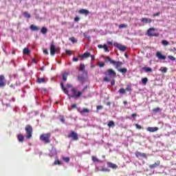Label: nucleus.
I'll list each match as a JSON object with an SVG mask.
<instances>
[{
    "label": "nucleus",
    "mask_w": 176,
    "mask_h": 176,
    "mask_svg": "<svg viewBox=\"0 0 176 176\" xmlns=\"http://www.w3.org/2000/svg\"><path fill=\"white\" fill-rule=\"evenodd\" d=\"M78 79L80 82H83L85 80V77H83L82 76H78Z\"/></svg>",
    "instance_id": "58836bf2"
},
{
    "label": "nucleus",
    "mask_w": 176,
    "mask_h": 176,
    "mask_svg": "<svg viewBox=\"0 0 176 176\" xmlns=\"http://www.w3.org/2000/svg\"><path fill=\"white\" fill-rule=\"evenodd\" d=\"M99 67H102L105 65V63L104 62H100L98 64Z\"/></svg>",
    "instance_id": "3c124183"
},
{
    "label": "nucleus",
    "mask_w": 176,
    "mask_h": 176,
    "mask_svg": "<svg viewBox=\"0 0 176 176\" xmlns=\"http://www.w3.org/2000/svg\"><path fill=\"white\" fill-rule=\"evenodd\" d=\"M104 74L110 76V78H115V76H116V72H115L112 69H109L104 72Z\"/></svg>",
    "instance_id": "423d86ee"
},
{
    "label": "nucleus",
    "mask_w": 176,
    "mask_h": 176,
    "mask_svg": "<svg viewBox=\"0 0 176 176\" xmlns=\"http://www.w3.org/2000/svg\"><path fill=\"white\" fill-rule=\"evenodd\" d=\"M45 82H46V80L43 78H37V83H39V84L45 83Z\"/></svg>",
    "instance_id": "b1692460"
},
{
    "label": "nucleus",
    "mask_w": 176,
    "mask_h": 176,
    "mask_svg": "<svg viewBox=\"0 0 176 176\" xmlns=\"http://www.w3.org/2000/svg\"><path fill=\"white\" fill-rule=\"evenodd\" d=\"M80 115H85V113H89L90 112V110L89 109L84 108L82 110L79 111Z\"/></svg>",
    "instance_id": "412c9836"
},
{
    "label": "nucleus",
    "mask_w": 176,
    "mask_h": 176,
    "mask_svg": "<svg viewBox=\"0 0 176 176\" xmlns=\"http://www.w3.org/2000/svg\"><path fill=\"white\" fill-rule=\"evenodd\" d=\"M107 126L109 127H115V122L113 121H109Z\"/></svg>",
    "instance_id": "cd10ccee"
},
{
    "label": "nucleus",
    "mask_w": 176,
    "mask_h": 176,
    "mask_svg": "<svg viewBox=\"0 0 176 176\" xmlns=\"http://www.w3.org/2000/svg\"><path fill=\"white\" fill-rule=\"evenodd\" d=\"M72 108L74 109V108H76V104H72Z\"/></svg>",
    "instance_id": "e2e57ef3"
},
{
    "label": "nucleus",
    "mask_w": 176,
    "mask_h": 176,
    "mask_svg": "<svg viewBox=\"0 0 176 176\" xmlns=\"http://www.w3.org/2000/svg\"><path fill=\"white\" fill-rule=\"evenodd\" d=\"M161 71H162V72H163L164 74H166V72H167V67H162V68H161Z\"/></svg>",
    "instance_id": "c03bdc74"
},
{
    "label": "nucleus",
    "mask_w": 176,
    "mask_h": 176,
    "mask_svg": "<svg viewBox=\"0 0 176 176\" xmlns=\"http://www.w3.org/2000/svg\"><path fill=\"white\" fill-rule=\"evenodd\" d=\"M30 30H32V31H38L39 28H38V26L32 25H30Z\"/></svg>",
    "instance_id": "5701e85b"
},
{
    "label": "nucleus",
    "mask_w": 176,
    "mask_h": 176,
    "mask_svg": "<svg viewBox=\"0 0 176 176\" xmlns=\"http://www.w3.org/2000/svg\"><path fill=\"white\" fill-rule=\"evenodd\" d=\"M141 21H142V23H145L146 24H147V23L151 24V23H152V19H151L149 18H142Z\"/></svg>",
    "instance_id": "dca6fc26"
},
{
    "label": "nucleus",
    "mask_w": 176,
    "mask_h": 176,
    "mask_svg": "<svg viewBox=\"0 0 176 176\" xmlns=\"http://www.w3.org/2000/svg\"><path fill=\"white\" fill-rule=\"evenodd\" d=\"M92 160L93 162H98V159L95 156H92Z\"/></svg>",
    "instance_id": "603ef678"
},
{
    "label": "nucleus",
    "mask_w": 176,
    "mask_h": 176,
    "mask_svg": "<svg viewBox=\"0 0 176 176\" xmlns=\"http://www.w3.org/2000/svg\"><path fill=\"white\" fill-rule=\"evenodd\" d=\"M23 16L24 17H25L26 19H31V14H30V13H28V12H25L23 13Z\"/></svg>",
    "instance_id": "c85d7f7f"
},
{
    "label": "nucleus",
    "mask_w": 176,
    "mask_h": 176,
    "mask_svg": "<svg viewBox=\"0 0 176 176\" xmlns=\"http://www.w3.org/2000/svg\"><path fill=\"white\" fill-rule=\"evenodd\" d=\"M162 44L164 45V46H168V45H170V43L166 40H162Z\"/></svg>",
    "instance_id": "2f4dec72"
},
{
    "label": "nucleus",
    "mask_w": 176,
    "mask_h": 176,
    "mask_svg": "<svg viewBox=\"0 0 176 176\" xmlns=\"http://www.w3.org/2000/svg\"><path fill=\"white\" fill-rule=\"evenodd\" d=\"M66 86H67V87H69V89L72 87V85H71V84H67Z\"/></svg>",
    "instance_id": "774afa93"
},
{
    "label": "nucleus",
    "mask_w": 176,
    "mask_h": 176,
    "mask_svg": "<svg viewBox=\"0 0 176 176\" xmlns=\"http://www.w3.org/2000/svg\"><path fill=\"white\" fill-rule=\"evenodd\" d=\"M113 46H116V47H118V49H119V50H120V52H126V50L127 49V47L120 45L118 43H114Z\"/></svg>",
    "instance_id": "0eeeda50"
},
{
    "label": "nucleus",
    "mask_w": 176,
    "mask_h": 176,
    "mask_svg": "<svg viewBox=\"0 0 176 176\" xmlns=\"http://www.w3.org/2000/svg\"><path fill=\"white\" fill-rule=\"evenodd\" d=\"M31 53V51L28 48H24L23 51V54H30Z\"/></svg>",
    "instance_id": "bb28decb"
},
{
    "label": "nucleus",
    "mask_w": 176,
    "mask_h": 176,
    "mask_svg": "<svg viewBox=\"0 0 176 176\" xmlns=\"http://www.w3.org/2000/svg\"><path fill=\"white\" fill-rule=\"evenodd\" d=\"M85 90H87V85H86V86L83 88V89L82 90V91L83 93H85Z\"/></svg>",
    "instance_id": "052dcab7"
},
{
    "label": "nucleus",
    "mask_w": 176,
    "mask_h": 176,
    "mask_svg": "<svg viewBox=\"0 0 176 176\" xmlns=\"http://www.w3.org/2000/svg\"><path fill=\"white\" fill-rule=\"evenodd\" d=\"M143 71H145V72H152V68H151V67H143Z\"/></svg>",
    "instance_id": "7c9ffc66"
},
{
    "label": "nucleus",
    "mask_w": 176,
    "mask_h": 176,
    "mask_svg": "<svg viewBox=\"0 0 176 176\" xmlns=\"http://www.w3.org/2000/svg\"><path fill=\"white\" fill-rule=\"evenodd\" d=\"M72 60L74 61V62H77V61H79V59L76 57H74Z\"/></svg>",
    "instance_id": "4d7b16f0"
},
{
    "label": "nucleus",
    "mask_w": 176,
    "mask_h": 176,
    "mask_svg": "<svg viewBox=\"0 0 176 176\" xmlns=\"http://www.w3.org/2000/svg\"><path fill=\"white\" fill-rule=\"evenodd\" d=\"M60 120L61 123H65V118H64V116H60Z\"/></svg>",
    "instance_id": "a19ab883"
},
{
    "label": "nucleus",
    "mask_w": 176,
    "mask_h": 176,
    "mask_svg": "<svg viewBox=\"0 0 176 176\" xmlns=\"http://www.w3.org/2000/svg\"><path fill=\"white\" fill-rule=\"evenodd\" d=\"M68 138H72L73 141H78L79 140V137L78 136V133L74 131H71V133L67 135Z\"/></svg>",
    "instance_id": "39448f33"
},
{
    "label": "nucleus",
    "mask_w": 176,
    "mask_h": 176,
    "mask_svg": "<svg viewBox=\"0 0 176 176\" xmlns=\"http://www.w3.org/2000/svg\"><path fill=\"white\" fill-rule=\"evenodd\" d=\"M147 131H149L150 133H155L159 130V127H148L146 129Z\"/></svg>",
    "instance_id": "2eb2a0df"
},
{
    "label": "nucleus",
    "mask_w": 176,
    "mask_h": 176,
    "mask_svg": "<svg viewBox=\"0 0 176 176\" xmlns=\"http://www.w3.org/2000/svg\"><path fill=\"white\" fill-rule=\"evenodd\" d=\"M85 64L81 63L80 65L79 70L83 72V71H85Z\"/></svg>",
    "instance_id": "f704fd0d"
},
{
    "label": "nucleus",
    "mask_w": 176,
    "mask_h": 176,
    "mask_svg": "<svg viewBox=\"0 0 176 176\" xmlns=\"http://www.w3.org/2000/svg\"><path fill=\"white\" fill-rule=\"evenodd\" d=\"M135 155L138 159H146V154L144 153H141L140 151H136Z\"/></svg>",
    "instance_id": "6e6552de"
},
{
    "label": "nucleus",
    "mask_w": 176,
    "mask_h": 176,
    "mask_svg": "<svg viewBox=\"0 0 176 176\" xmlns=\"http://www.w3.org/2000/svg\"><path fill=\"white\" fill-rule=\"evenodd\" d=\"M102 105H99V106H97V107H96V109L98 110V111H100V110H101V109H102Z\"/></svg>",
    "instance_id": "864d4df0"
},
{
    "label": "nucleus",
    "mask_w": 176,
    "mask_h": 176,
    "mask_svg": "<svg viewBox=\"0 0 176 176\" xmlns=\"http://www.w3.org/2000/svg\"><path fill=\"white\" fill-rule=\"evenodd\" d=\"M106 60H107V61H109L110 63V64H112V65H114L116 69H118V71H119L120 68L122 67V66L123 65V62L118 60H113L112 59H111V58L108 56H107L105 57Z\"/></svg>",
    "instance_id": "f257e3e1"
},
{
    "label": "nucleus",
    "mask_w": 176,
    "mask_h": 176,
    "mask_svg": "<svg viewBox=\"0 0 176 176\" xmlns=\"http://www.w3.org/2000/svg\"><path fill=\"white\" fill-rule=\"evenodd\" d=\"M103 49L104 52H109V48H108V46H107V44L103 45Z\"/></svg>",
    "instance_id": "e433bc0d"
},
{
    "label": "nucleus",
    "mask_w": 176,
    "mask_h": 176,
    "mask_svg": "<svg viewBox=\"0 0 176 176\" xmlns=\"http://www.w3.org/2000/svg\"><path fill=\"white\" fill-rule=\"evenodd\" d=\"M118 72H121V74H126L127 73V68H122V69H118Z\"/></svg>",
    "instance_id": "393cba45"
},
{
    "label": "nucleus",
    "mask_w": 176,
    "mask_h": 176,
    "mask_svg": "<svg viewBox=\"0 0 176 176\" xmlns=\"http://www.w3.org/2000/svg\"><path fill=\"white\" fill-rule=\"evenodd\" d=\"M90 57L93 61H94V60H96V56L94 55H90Z\"/></svg>",
    "instance_id": "13d9d810"
},
{
    "label": "nucleus",
    "mask_w": 176,
    "mask_h": 176,
    "mask_svg": "<svg viewBox=\"0 0 176 176\" xmlns=\"http://www.w3.org/2000/svg\"><path fill=\"white\" fill-rule=\"evenodd\" d=\"M135 127L138 129V130H141V129H142V126L138 124H135Z\"/></svg>",
    "instance_id": "a18cd8bd"
},
{
    "label": "nucleus",
    "mask_w": 176,
    "mask_h": 176,
    "mask_svg": "<svg viewBox=\"0 0 176 176\" xmlns=\"http://www.w3.org/2000/svg\"><path fill=\"white\" fill-rule=\"evenodd\" d=\"M111 86H115V80H113L111 82Z\"/></svg>",
    "instance_id": "0e129e2a"
},
{
    "label": "nucleus",
    "mask_w": 176,
    "mask_h": 176,
    "mask_svg": "<svg viewBox=\"0 0 176 176\" xmlns=\"http://www.w3.org/2000/svg\"><path fill=\"white\" fill-rule=\"evenodd\" d=\"M6 86V83H5V76H0V87H5Z\"/></svg>",
    "instance_id": "9d476101"
},
{
    "label": "nucleus",
    "mask_w": 176,
    "mask_h": 176,
    "mask_svg": "<svg viewBox=\"0 0 176 176\" xmlns=\"http://www.w3.org/2000/svg\"><path fill=\"white\" fill-rule=\"evenodd\" d=\"M142 83L143 85H146V83H148V78H143L142 79Z\"/></svg>",
    "instance_id": "c9c22d12"
},
{
    "label": "nucleus",
    "mask_w": 176,
    "mask_h": 176,
    "mask_svg": "<svg viewBox=\"0 0 176 176\" xmlns=\"http://www.w3.org/2000/svg\"><path fill=\"white\" fill-rule=\"evenodd\" d=\"M156 57L159 58V60H166L167 57L163 54H162V52H156Z\"/></svg>",
    "instance_id": "9b49d317"
},
{
    "label": "nucleus",
    "mask_w": 176,
    "mask_h": 176,
    "mask_svg": "<svg viewBox=\"0 0 176 176\" xmlns=\"http://www.w3.org/2000/svg\"><path fill=\"white\" fill-rule=\"evenodd\" d=\"M131 116L132 118H137V113H133Z\"/></svg>",
    "instance_id": "338daca9"
},
{
    "label": "nucleus",
    "mask_w": 176,
    "mask_h": 176,
    "mask_svg": "<svg viewBox=\"0 0 176 176\" xmlns=\"http://www.w3.org/2000/svg\"><path fill=\"white\" fill-rule=\"evenodd\" d=\"M79 20H80V19L79 18V16H76L74 18V21H79Z\"/></svg>",
    "instance_id": "bf43d9fd"
},
{
    "label": "nucleus",
    "mask_w": 176,
    "mask_h": 176,
    "mask_svg": "<svg viewBox=\"0 0 176 176\" xmlns=\"http://www.w3.org/2000/svg\"><path fill=\"white\" fill-rule=\"evenodd\" d=\"M160 111V108L157 107L153 109V112H159Z\"/></svg>",
    "instance_id": "09e8293b"
},
{
    "label": "nucleus",
    "mask_w": 176,
    "mask_h": 176,
    "mask_svg": "<svg viewBox=\"0 0 176 176\" xmlns=\"http://www.w3.org/2000/svg\"><path fill=\"white\" fill-rule=\"evenodd\" d=\"M170 52H172L173 53H176V48L173 47L169 50Z\"/></svg>",
    "instance_id": "de8ad7c7"
},
{
    "label": "nucleus",
    "mask_w": 176,
    "mask_h": 176,
    "mask_svg": "<svg viewBox=\"0 0 176 176\" xmlns=\"http://www.w3.org/2000/svg\"><path fill=\"white\" fill-rule=\"evenodd\" d=\"M62 159L63 162H65V163H69V157H63Z\"/></svg>",
    "instance_id": "473e14b6"
},
{
    "label": "nucleus",
    "mask_w": 176,
    "mask_h": 176,
    "mask_svg": "<svg viewBox=\"0 0 176 176\" xmlns=\"http://www.w3.org/2000/svg\"><path fill=\"white\" fill-rule=\"evenodd\" d=\"M50 137H52V133H43L40 135V140L45 144H50Z\"/></svg>",
    "instance_id": "7ed1b4c3"
},
{
    "label": "nucleus",
    "mask_w": 176,
    "mask_h": 176,
    "mask_svg": "<svg viewBox=\"0 0 176 176\" xmlns=\"http://www.w3.org/2000/svg\"><path fill=\"white\" fill-rule=\"evenodd\" d=\"M66 54H67L69 56H72V53L69 50H66Z\"/></svg>",
    "instance_id": "6e6d98bb"
},
{
    "label": "nucleus",
    "mask_w": 176,
    "mask_h": 176,
    "mask_svg": "<svg viewBox=\"0 0 176 176\" xmlns=\"http://www.w3.org/2000/svg\"><path fill=\"white\" fill-rule=\"evenodd\" d=\"M17 140L19 142H24V136L21 133H19L17 135Z\"/></svg>",
    "instance_id": "a211bd4d"
},
{
    "label": "nucleus",
    "mask_w": 176,
    "mask_h": 176,
    "mask_svg": "<svg viewBox=\"0 0 176 176\" xmlns=\"http://www.w3.org/2000/svg\"><path fill=\"white\" fill-rule=\"evenodd\" d=\"M168 58H169V60H170L171 61H175V57L171 55L168 56Z\"/></svg>",
    "instance_id": "ea45409f"
},
{
    "label": "nucleus",
    "mask_w": 176,
    "mask_h": 176,
    "mask_svg": "<svg viewBox=\"0 0 176 176\" xmlns=\"http://www.w3.org/2000/svg\"><path fill=\"white\" fill-rule=\"evenodd\" d=\"M103 80H104V82H110L111 80H109V78H108L107 76H106V77H104V78H103Z\"/></svg>",
    "instance_id": "8fccbe9b"
},
{
    "label": "nucleus",
    "mask_w": 176,
    "mask_h": 176,
    "mask_svg": "<svg viewBox=\"0 0 176 176\" xmlns=\"http://www.w3.org/2000/svg\"><path fill=\"white\" fill-rule=\"evenodd\" d=\"M41 34H43V35H45V34L47 33V28L46 27H43L41 30Z\"/></svg>",
    "instance_id": "4be33fe9"
},
{
    "label": "nucleus",
    "mask_w": 176,
    "mask_h": 176,
    "mask_svg": "<svg viewBox=\"0 0 176 176\" xmlns=\"http://www.w3.org/2000/svg\"><path fill=\"white\" fill-rule=\"evenodd\" d=\"M98 47L99 49H102V47H104V45L100 44V45H98Z\"/></svg>",
    "instance_id": "680f3d73"
},
{
    "label": "nucleus",
    "mask_w": 176,
    "mask_h": 176,
    "mask_svg": "<svg viewBox=\"0 0 176 176\" xmlns=\"http://www.w3.org/2000/svg\"><path fill=\"white\" fill-rule=\"evenodd\" d=\"M119 93L120 94H124L125 93H126V89H123V88H121V89H119Z\"/></svg>",
    "instance_id": "4c0bfd02"
},
{
    "label": "nucleus",
    "mask_w": 176,
    "mask_h": 176,
    "mask_svg": "<svg viewBox=\"0 0 176 176\" xmlns=\"http://www.w3.org/2000/svg\"><path fill=\"white\" fill-rule=\"evenodd\" d=\"M125 91H131V85H127L125 89Z\"/></svg>",
    "instance_id": "79ce46f5"
},
{
    "label": "nucleus",
    "mask_w": 176,
    "mask_h": 176,
    "mask_svg": "<svg viewBox=\"0 0 176 176\" xmlns=\"http://www.w3.org/2000/svg\"><path fill=\"white\" fill-rule=\"evenodd\" d=\"M82 94H83L82 91H78L77 94L72 95L71 97H72V98H79V97H80V96H82Z\"/></svg>",
    "instance_id": "aec40b11"
},
{
    "label": "nucleus",
    "mask_w": 176,
    "mask_h": 176,
    "mask_svg": "<svg viewBox=\"0 0 176 176\" xmlns=\"http://www.w3.org/2000/svg\"><path fill=\"white\" fill-rule=\"evenodd\" d=\"M118 28L120 30H122V28H127V25H126L124 23L120 24V25H119Z\"/></svg>",
    "instance_id": "72a5a7b5"
},
{
    "label": "nucleus",
    "mask_w": 176,
    "mask_h": 176,
    "mask_svg": "<svg viewBox=\"0 0 176 176\" xmlns=\"http://www.w3.org/2000/svg\"><path fill=\"white\" fill-rule=\"evenodd\" d=\"M69 40H70L71 42H72V43H78V40L76 38H75V37H70L69 38Z\"/></svg>",
    "instance_id": "c756f323"
},
{
    "label": "nucleus",
    "mask_w": 176,
    "mask_h": 176,
    "mask_svg": "<svg viewBox=\"0 0 176 176\" xmlns=\"http://www.w3.org/2000/svg\"><path fill=\"white\" fill-rule=\"evenodd\" d=\"M153 17H157V16H160V12H157L154 14H153Z\"/></svg>",
    "instance_id": "5fc2aeb1"
},
{
    "label": "nucleus",
    "mask_w": 176,
    "mask_h": 176,
    "mask_svg": "<svg viewBox=\"0 0 176 176\" xmlns=\"http://www.w3.org/2000/svg\"><path fill=\"white\" fill-rule=\"evenodd\" d=\"M25 131L26 133V140H31V138H32V131H34L32 126H31L30 124L26 125L25 127Z\"/></svg>",
    "instance_id": "f03ea898"
},
{
    "label": "nucleus",
    "mask_w": 176,
    "mask_h": 176,
    "mask_svg": "<svg viewBox=\"0 0 176 176\" xmlns=\"http://www.w3.org/2000/svg\"><path fill=\"white\" fill-rule=\"evenodd\" d=\"M78 57H81L82 60H84V58H87L90 57V52H85L83 54H79Z\"/></svg>",
    "instance_id": "ddd939ff"
},
{
    "label": "nucleus",
    "mask_w": 176,
    "mask_h": 176,
    "mask_svg": "<svg viewBox=\"0 0 176 176\" xmlns=\"http://www.w3.org/2000/svg\"><path fill=\"white\" fill-rule=\"evenodd\" d=\"M60 87H61L63 91L65 93V94H67V96H69V93L68 92V90L64 85V82H60Z\"/></svg>",
    "instance_id": "4468645a"
},
{
    "label": "nucleus",
    "mask_w": 176,
    "mask_h": 176,
    "mask_svg": "<svg viewBox=\"0 0 176 176\" xmlns=\"http://www.w3.org/2000/svg\"><path fill=\"white\" fill-rule=\"evenodd\" d=\"M72 93H74L75 94V93H76V89L73 88V89H72Z\"/></svg>",
    "instance_id": "69168bd1"
},
{
    "label": "nucleus",
    "mask_w": 176,
    "mask_h": 176,
    "mask_svg": "<svg viewBox=\"0 0 176 176\" xmlns=\"http://www.w3.org/2000/svg\"><path fill=\"white\" fill-rule=\"evenodd\" d=\"M54 164L55 166L57 165V164H58V166H60L61 164V162H60V160H56L54 161Z\"/></svg>",
    "instance_id": "37998d69"
},
{
    "label": "nucleus",
    "mask_w": 176,
    "mask_h": 176,
    "mask_svg": "<svg viewBox=\"0 0 176 176\" xmlns=\"http://www.w3.org/2000/svg\"><path fill=\"white\" fill-rule=\"evenodd\" d=\"M107 165H108V167H109L110 168H114V169L118 168V165H116L112 162H108Z\"/></svg>",
    "instance_id": "6ab92c4d"
},
{
    "label": "nucleus",
    "mask_w": 176,
    "mask_h": 176,
    "mask_svg": "<svg viewBox=\"0 0 176 176\" xmlns=\"http://www.w3.org/2000/svg\"><path fill=\"white\" fill-rule=\"evenodd\" d=\"M50 54L51 56H54L56 54V46L54 45V42L52 41L50 45Z\"/></svg>",
    "instance_id": "1a4fd4ad"
},
{
    "label": "nucleus",
    "mask_w": 176,
    "mask_h": 176,
    "mask_svg": "<svg viewBox=\"0 0 176 176\" xmlns=\"http://www.w3.org/2000/svg\"><path fill=\"white\" fill-rule=\"evenodd\" d=\"M79 13L80 14H85V16H87L90 13V12L86 9H81L79 10Z\"/></svg>",
    "instance_id": "f3484780"
},
{
    "label": "nucleus",
    "mask_w": 176,
    "mask_h": 176,
    "mask_svg": "<svg viewBox=\"0 0 176 176\" xmlns=\"http://www.w3.org/2000/svg\"><path fill=\"white\" fill-rule=\"evenodd\" d=\"M43 54H45L46 56H47V54H49V51L47 50V49L43 50Z\"/></svg>",
    "instance_id": "49530a36"
},
{
    "label": "nucleus",
    "mask_w": 176,
    "mask_h": 176,
    "mask_svg": "<svg viewBox=\"0 0 176 176\" xmlns=\"http://www.w3.org/2000/svg\"><path fill=\"white\" fill-rule=\"evenodd\" d=\"M159 166H160V162L157 161L154 164L149 165L148 167L151 170H153V168H156V167H159Z\"/></svg>",
    "instance_id": "f8f14e48"
},
{
    "label": "nucleus",
    "mask_w": 176,
    "mask_h": 176,
    "mask_svg": "<svg viewBox=\"0 0 176 176\" xmlns=\"http://www.w3.org/2000/svg\"><path fill=\"white\" fill-rule=\"evenodd\" d=\"M63 78V80H64V82H67V79L68 78V73H64L62 76Z\"/></svg>",
    "instance_id": "a878e982"
},
{
    "label": "nucleus",
    "mask_w": 176,
    "mask_h": 176,
    "mask_svg": "<svg viewBox=\"0 0 176 176\" xmlns=\"http://www.w3.org/2000/svg\"><path fill=\"white\" fill-rule=\"evenodd\" d=\"M155 31H156V28H150L146 32V35L148 36H159V33H155Z\"/></svg>",
    "instance_id": "20e7f679"
}]
</instances>
